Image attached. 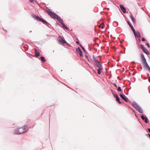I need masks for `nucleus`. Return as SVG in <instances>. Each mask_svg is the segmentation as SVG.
Segmentation results:
<instances>
[{"instance_id": "obj_1", "label": "nucleus", "mask_w": 150, "mask_h": 150, "mask_svg": "<svg viewBox=\"0 0 150 150\" xmlns=\"http://www.w3.org/2000/svg\"><path fill=\"white\" fill-rule=\"evenodd\" d=\"M24 133V129L22 127L16 128L14 131V134H21Z\"/></svg>"}, {"instance_id": "obj_2", "label": "nucleus", "mask_w": 150, "mask_h": 150, "mask_svg": "<svg viewBox=\"0 0 150 150\" xmlns=\"http://www.w3.org/2000/svg\"><path fill=\"white\" fill-rule=\"evenodd\" d=\"M33 16L35 19L38 20L40 21H41L43 23H46L48 25H50V24L49 23L47 22L46 21H45V20H43L38 16H36L35 15H33Z\"/></svg>"}, {"instance_id": "obj_3", "label": "nucleus", "mask_w": 150, "mask_h": 150, "mask_svg": "<svg viewBox=\"0 0 150 150\" xmlns=\"http://www.w3.org/2000/svg\"><path fill=\"white\" fill-rule=\"evenodd\" d=\"M58 40L59 42H60L62 44L65 43L68 46H69V44L65 40L64 38L62 36H59L58 38Z\"/></svg>"}, {"instance_id": "obj_4", "label": "nucleus", "mask_w": 150, "mask_h": 150, "mask_svg": "<svg viewBox=\"0 0 150 150\" xmlns=\"http://www.w3.org/2000/svg\"><path fill=\"white\" fill-rule=\"evenodd\" d=\"M141 57L142 62L144 65V67H145L147 66V65H148V64L146 61L144 55L142 53L141 54Z\"/></svg>"}, {"instance_id": "obj_5", "label": "nucleus", "mask_w": 150, "mask_h": 150, "mask_svg": "<svg viewBox=\"0 0 150 150\" xmlns=\"http://www.w3.org/2000/svg\"><path fill=\"white\" fill-rule=\"evenodd\" d=\"M46 11L48 13V15L52 18H56L55 15L57 14L56 13L52 12L48 8L46 10Z\"/></svg>"}, {"instance_id": "obj_6", "label": "nucleus", "mask_w": 150, "mask_h": 150, "mask_svg": "<svg viewBox=\"0 0 150 150\" xmlns=\"http://www.w3.org/2000/svg\"><path fill=\"white\" fill-rule=\"evenodd\" d=\"M120 97L124 100L126 102H128V98L126 97V96L125 95L120 94Z\"/></svg>"}, {"instance_id": "obj_7", "label": "nucleus", "mask_w": 150, "mask_h": 150, "mask_svg": "<svg viewBox=\"0 0 150 150\" xmlns=\"http://www.w3.org/2000/svg\"><path fill=\"white\" fill-rule=\"evenodd\" d=\"M132 105L134 108L137 110L140 107L135 102H133L132 103Z\"/></svg>"}, {"instance_id": "obj_8", "label": "nucleus", "mask_w": 150, "mask_h": 150, "mask_svg": "<svg viewBox=\"0 0 150 150\" xmlns=\"http://www.w3.org/2000/svg\"><path fill=\"white\" fill-rule=\"evenodd\" d=\"M132 105L134 108L137 110L140 107L135 102H133L132 103Z\"/></svg>"}, {"instance_id": "obj_9", "label": "nucleus", "mask_w": 150, "mask_h": 150, "mask_svg": "<svg viewBox=\"0 0 150 150\" xmlns=\"http://www.w3.org/2000/svg\"><path fill=\"white\" fill-rule=\"evenodd\" d=\"M132 105L134 108L137 110L140 107L135 102H133L132 103Z\"/></svg>"}, {"instance_id": "obj_10", "label": "nucleus", "mask_w": 150, "mask_h": 150, "mask_svg": "<svg viewBox=\"0 0 150 150\" xmlns=\"http://www.w3.org/2000/svg\"><path fill=\"white\" fill-rule=\"evenodd\" d=\"M55 16L56 18H55L61 24H62L63 23V21L62 19L57 15H55Z\"/></svg>"}, {"instance_id": "obj_11", "label": "nucleus", "mask_w": 150, "mask_h": 150, "mask_svg": "<svg viewBox=\"0 0 150 150\" xmlns=\"http://www.w3.org/2000/svg\"><path fill=\"white\" fill-rule=\"evenodd\" d=\"M127 22L128 24V25L131 28V29L133 31V33H134V35H136V31H135V29L133 27V26L131 25V24L128 21Z\"/></svg>"}, {"instance_id": "obj_12", "label": "nucleus", "mask_w": 150, "mask_h": 150, "mask_svg": "<svg viewBox=\"0 0 150 150\" xmlns=\"http://www.w3.org/2000/svg\"><path fill=\"white\" fill-rule=\"evenodd\" d=\"M76 52L78 54H79L80 56H82V51L79 47H78V48L76 49Z\"/></svg>"}, {"instance_id": "obj_13", "label": "nucleus", "mask_w": 150, "mask_h": 150, "mask_svg": "<svg viewBox=\"0 0 150 150\" xmlns=\"http://www.w3.org/2000/svg\"><path fill=\"white\" fill-rule=\"evenodd\" d=\"M141 119L143 120H144L145 121V122L146 123H148V121L147 118L146 117V116L145 117H144L143 115H142L141 117Z\"/></svg>"}, {"instance_id": "obj_14", "label": "nucleus", "mask_w": 150, "mask_h": 150, "mask_svg": "<svg viewBox=\"0 0 150 150\" xmlns=\"http://www.w3.org/2000/svg\"><path fill=\"white\" fill-rule=\"evenodd\" d=\"M120 7L121 9V10H122V11L124 13H125L126 11V9L122 5H120Z\"/></svg>"}, {"instance_id": "obj_15", "label": "nucleus", "mask_w": 150, "mask_h": 150, "mask_svg": "<svg viewBox=\"0 0 150 150\" xmlns=\"http://www.w3.org/2000/svg\"><path fill=\"white\" fill-rule=\"evenodd\" d=\"M35 54L34 56L37 57L39 56L40 55V53L36 49H35Z\"/></svg>"}, {"instance_id": "obj_16", "label": "nucleus", "mask_w": 150, "mask_h": 150, "mask_svg": "<svg viewBox=\"0 0 150 150\" xmlns=\"http://www.w3.org/2000/svg\"><path fill=\"white\" fill-rule=\"evenodd\" d=\"M93 59L94 63L98 62V60L97 59V57H95L94 55H93Z\"/></svg>"}, {"instance_id": "obj_17", "label": "nucleus", "mask_w": 150, "mask_h": 150, "mask_svg": "<svg viewBox=\"0 0 150 150\" xmlns=\"http://www.w3.org/2000/svg\"><path fill=\"white\" fill-rule=\"evenodd\" d=\"M142 50L143 51L147 54H149V52L145 48H144Z\"/></svg>"}, {"instance_id": "obj_18", "label": "nucleus", "mask_w": 150, "mask_h": 150, "mask_svg": "<svg viewBox=\"0 0 150 150\" xmlns=\"http://www.w3.org/2000/svg\"><path fill=\"white\" fill-rule=\"evenodd\" d=\"M23 129H24V132H26L28 130V128L27 126H25L23 128Z\"/></svg>"}, {"instance_id": "obj_19", "label": "nucleus", "mask_w": 150, "mask_h": 150, "mask_svg": "<svg viewBox=\"0 0 150 150\" xmlns=\"http://www.w3.org/2000/svg\"><path fill=\"white\" fill-rule=\"evenodd\" d=\"M95 66H96V67L98 68V69L103 68L102 66V65L101 64L99 65L96 64Z\"/></svg>"}, {"instance_id": "obj_20", "label": "nucleus", "mask_w": 150, "mask_h": 150, "mask_svg": "<svg viewBox=\"0 0 150 150\" xmlns=\"http://www.w3.org/2000/svg\"><path fill=\"white\" fill-rule=\"evenodd\" d=\"M103 69V68H101L100 69H98L97 70V73L98 74H100L101 73V71Z\"/></svg>"}, {"instance_id": "obj_21", "label": "nucleus", "mask_w": 150, "mask_h": 150, "mask_svg": "<svg viewBox=\"0 0 150 150\" xmlns=\"http://www.w3.org/2000/svg\"><path fill=\"white\" fill-rule=\"evenodd\" d=\"M137 110L140 113H143V111L140 107L137 109Z\"/></svg>"}, {"instance_id": "obj_22", "label": "nucleus", "mask_w": 150, "mask_h": 150, "mask_svg": "<svg viewBox=\"0 0 150 150\" xmlns=\"http://www.w3.org/2000/svg\"><path fill=\"white\" fill-rule=\"evenodd\" d=\"M61 24L62 25V27H63V28H65V29H68V27H67V26H66L65 25V24H64L63 23H62V24Z\"/></svg>"}, {"instance_id": "obj_23", "label": "nucleus", "mask_w": 150, "mask_h": 150, "mask_svg": "<svg viewBox=\"0 0 150 150\" xmlns=\"http://www.w3.org/2000/svg\"><path fill=\"white\" fill-rule=\"evenodd\" d=\"M41 60L43 62H45V58L44 57H41Z\"/></svg>"}, {"instance_id": "obj_24", "label": "nucleus", "mask_w": 150, "mask_h": 150, "mask_svg": "<svg viewBox=\"0 0 150 150\" xmlns=\"http://www.w3.org/2000/svg\"><path fill=\"white\" fill-rule=\"evenodd\" d=\"M116 100L118 102V103L121 104V102L120 101V98L119 97L117 98H116Z\"/></svg>"}, {"instance_id": "obj_25", "label": "nucleus", "mask_w": 150, "mask_h": 150, "mask_svg": "<svg viewBox=\"0 0 150 150\" xmlns=\"http://www.w3.org/2000/svg\"><path fill=\"white\" fill-rule=\"evenodd\" d=\"M130 17L131 19L132 20V22L133 23H134L135 22V20H134V18L132 16V15H130Z\"/></svg>"}, {"instance_id": "obj_26", "label": "nucleus", "mask_w": 150, "mask_h": 150, "mask_svg": "<svg viewBox=\"0 0 150 150\" xmlns=\"http://www.w3.org/2000/svg\"><path fill=\"white\" fill-rule=\"evenodd\" d=\"M150 72V67H149V65H147L146 67H145Z\"/></svg>"}, {"instance_id": "obj_27", "label": "nucleus", "mask_w": 150, "mask_h": 150, "mask_svg": "<svg viewBox=\"0 0 150 150\" xmlns=\"http://www.w3.org/2000/svg\"><path fill=\"white\" fill-rule=\"evenodd\" d=\"M138 34H140L139 31H137L136 32V35H134L135 37H137L138 36Z\"/></svg>"}, {"instance_id": "obj_28", "label": "nucleus", "mask_w": 150, "mask_h": 150, "mask_svg": "<svg viewBox=\"0 0 150 150\" xmlns=\"http://www.w3.org/2000/svg\"><path fill=\"white\" fill-rule=\"evenodd\" d=\"M140 48L143 50L145 47L142 45H141L140 46Z\"/></svg>"}, {"instance_id": "obj_29", "label": "nucleus", "mask_w": 150, "mask_h": 150, "mask_svg": "<svg viewBox=\"0 0 150 150\" xmlns=\"http://www.w3.org/2000/svg\"><path fill=\"white\" fill-rule=\"evenodd\" d=\"M117 90L119 91H121L122 90L120 87H119L118 88Z\"/></svg>"}, {"instance_id": "obj_30", "label": "nucleus", "mask_w": 150, "mask_h": 150, "mask_svg": "<svg viewBox=\"0 0 150 150\" xmlns=\"http://www.w3.org/2000/svg\"><path fill=\"white\" fill-rule=\"evenodd\" d=\"M96 64H101L100 62H99L98 61V62H95V63H94V65H95Z\"/></svg>"}, {"instance_id": "obj_31", "label": "nucleus", "mask_w": 150, "mask_h": 150, "mask_svg": "<svg viewBox=\"0 0 150 150\" xmlns=\"http://www.w3.org/2000/svg\"><path fill=\"white\" fill-rule=\"evenodd\" d=\"M141 35L140 34H138V36H137V37H138V38H141Z\"/></svg>"}, {"instance_id": "obj_32", "label": "nucleus", "mask_w": 150, "mask_h": 150, "mask_svg": "<svg viewBox=\"0 0 150 150\" xmlns=\"http://www.w3.org/2000/svg\"><path fill=\"white\" fill-rule=\"evenodd\" d=\"M85 57H86V59H87L89 61V59H88V56H85Z\"/></svg>"}, {"instance_id": "obj_33", "label": "nucleus", "mask_w": 150, "mask_h": 150, "mask_svg": "<svg viewBox=\"0 0 150 150\" xmlns=\"http://www.w3.org/2000/svg\"><path fill=\"white\" fill-rule=\"evenodd\" d=\"M79 46L82 48V49H84V47L82 46L81 44H79Z\"/></svg>"}, {"instance_id": "obj_34", "label": "nucleus", "mask_w": 150, "mask_h": 150, "mask_svg": "<svg viewBox=\"0 0 150 150\" xmlns=\"http://www.w3.org/2000/svg\"><path fill=\"white\" fill-rule=\"evenodd\" d=\"M113 85L115 86L116 88H117V85L115 83H114L113 84Z\"/></svg>"}, {"instance_id": "obj_35", "label": "nucleus", "mask_w": 150, "mask_h": 150, "mask_svg": "<svg viewBox=\"0 0 150 150\" xmlns=\"http://www.w3.org/2000/svg\"><path fill=\"white\" fill-rule=\"evenodd\" d=\"M142 40L143 41H144L145 40L144 38H143L142 39Z\"/></svg>"}, {"instance_id": "obj_36", "label": "nucleus", "mask_w": 150, "mask_h": 150, "mask_svg": "<svg viewBox=\"0 0 150 150\" xmlns=\"http://www.w3.org/2000/svg\"><path fill=\"white\" fill-rule=\"evenodd\" d=\"M146 136L147 137H149L150 138V134H147L146 135Z\"/></svg>"}, {"instance_id": "obj_37", "label": "nucleus", "mask_w": 150, "mask_h": 150, "mask_svg": "<svg viewBox=\"0 0 150 150\" xmlns=\"http://www.w3.org/2000/svg\"><path fill=\"white\" fill-rule=\"evenodd\" d=\"M146 45L148 47H150V45H149V43H146Z\"/></svg>"}, {"instance_id": "obj_38", "label": "nucleus", "mask_w": 150, "mask_h": 150, "mask_svg": "<svg viewBox=\"0 0 150 150\" xmlns=\"http://www.w3.org/2000/svg\"><path fill=\"white\" fill-rule=\"evenodd\" d=\"M84 51V52H85V53H86V51L84 49H84H82Z\"/></svg>"}, {"instance_id": "obj_39", "label": "nucleus", "mask_w": 150, "mask_h": 150, "mask_svg": "<svg viewBox=\"0 0 150 150\" xmlns=\"http://www.w3.org/2000/svg\"><path fill=\"white\" fill-rule=\"evenodd\" d=\"M115 97L116 98H117L118 97L117 94H116L115 95Z\"/></svg>"}, {"instance_id": "obj_40", "label": "nucleus", "mask_w": 150, "mask_h": 150, "mask_svg": "<svg viewBox=\"0 0 150 150\" xmlns=\"http://www.w3.org/2000/svg\"><path fill=\"white\" fill-rule=\"evenodd\" d=\"M76 44H77L78 45H79V41H76Z\"/></svg>"}, {"instance_id": "obj_41", "label": "nucleus", "mask_w": 150, "mask_h": 150, "mask_svg": "<svg viewBox=\"0 0 150 150\" xmlns=\"http://www.w3.org/2000/svg\"><path fill=\"white\" fill-rule=\"evenodd\" d=\"M136 73L137 72L134 73L133 74V75L134 76Z\"/></svg>"}, {"instance_id": "obj_42", "label": "nucleus", "mask_w": 150, "mask_h": 150, "mask_svg": "<svg viewBox=\"0 0 150 150\" xmlns=\"http://www.w3.org/2000/svg\"><path fill=\"white\" fill-rule=\"evenodd\" d=\"M148 81L149 82H150V76L149 77L148 79Z\"/></svg>"}, {"instance_id": "obj_43", "label": "nucleus", "mask_w": 150, "mask_h": 150, "mask_svg": "<svg viewBox=\"0 0 150 150\" xmlns=\"http://www.w3.org/2000/svg\"><path fill=\"white\" fill-rule=\"evenodd\" d=\"M148 131L150 133V128H148Z\"/></svg>"}, {"instance_id": "obj_44", "label": "nucleus", "mask_w": 150, "mask_h": 150, "mask_svg": "<svg viewBox=\"0 0 150 150\" xmlns=\"http://www.w3.org/2000/svg\"><path fill=\"white\" fill-rule=\"evenodd\" d=\"M30 2H33V0H29Z\"/></svg>"}, {"instance_id": "obj_45", "label": "nucleus", "mask_w": 150, "mask_h": 150, "mask_svg": "<svg viewBox=\"0 0 150 150\" xmlns=\"http://www.w3.org/2000/svg\"><path fill=\"white\" fill-rule=\"evenodd\" d=\"M139 38V42H140L141 41V40H140V38Z\"/></svg>"}, {"instance_id": "obj_46", "label": "nucleus", "mask_w": 150, "mask_h": 150, "mask_svg": "<svg viewBox=\"0 0 150 150\" xmlns=\"http://www.w3.org/2000/svg\"><path fill=\"white\" fill-rule=\"evenodd\" d=\"M103 28H104V26H102L101 27V28H102V29H103Z\"/></svg>"}, {"instance_id": "obj_47", "label": "nucleus", "mask_w": 150, "mask_h": 150, "mask_svg": "<svg viewBox=\"0 0 150 150\" xmlns=\"http://www.w3.org/2000/svg\"><path fill=\"white\" fill-rule=\"evenodd\" d=\"M32 32V31H30L29 32V33H31Z\"/></svg>"}, {"instance_id": "obj_48", "label": "nucleus", "mask_w": 150, "mask_h": 150, "mask_svg": "<svg viewBox=\"0 0 150 150\" xmlns=\"http://www.w3.org/2000/svg\"><path fill=\"white\" fill-rule=\"evenodd\" d=\"M89 50H91V48H89Z\"/></svg>"}]
</instances>
